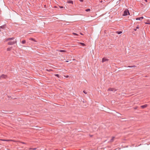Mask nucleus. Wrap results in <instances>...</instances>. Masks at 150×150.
<instances>
[{"instance_id":"obj_1","label":"nucleus","mask_w":150,"mask_h":150,"mask_svg":"<svg viewBox=\"0 0 150 150\" xmlns=\"http://www.w3.org/2000/svg\"><path fill=\"white\" fill-rule=\"evenodd\" d=\"M128 13L129 15H130V13L129 12V11L128 9H126L124 11V13L122 15V16H127L128 15Z\"/></svg>"},{"instance_id":"obj_2","label":"nucleus","mask_w":150,"mask_h":150,"mask_svg":"<svg viewBox=\"0 0 150 150\" xmlns=\"http://www.w3.org/2000/svg\"><path fill=\"white\" fill-rule=\"evenodd\" d=\"M15 44V42L14 41H10L8 42V45H13Z\"/></svg>"},{"instance_id":"obj_3","label":"nucleus","mask_w":150,"mask_h":150,"mask_svg":"<svg viewBox=\"0 0 150 150\" xmlns=\"http://www.w3.org/2000/svg\"><path fill=\"white\" fill-rule=\"evenodd\" d=\"M6 77V75L4 74H2L0 76V79L5 78Z\"/></svg>"},{"instance_id":"obj_4","label":"nucleus","mask_w":150,"mask_h":150,"mask_svg":"<svg viewBox=\"0 0 150 150\" xmlns=\"http://www.w3.org/2000/svg\"><path fill=\"white\" fill-rule=\"evenodd\" d=\"M14 39V38H8L6 39V41H8L9 40H12Z\"/></svg>"},{"instance_id":"obj_5","label":"nucleus","mask_w":150,"mask_h":150,"mask_svg":"<svg viewBox=\"0 0 150 150\" xmlns=\"http://www.w3.org/2000/svg\"><path fill=\"white\" fill-rule=\"evenodd\" d=\"M147 106H148V105L147 104H145L144 105L141 106L140 107L142 108H143H143H146Z\"/></svg>"},{"instance_id":"obj_6","label":"nucleus","mask_w":150,"mask_h":150,"mask_svg":"<svg viewBox=\"0 0 150 150\" xmlns=\"http://www.w3.org/2000/svg\"><path fill=\"white\" fill-rule=\"evenodd\" d=\"M108 59L106 58H103L102 62H105L106 61H108Z\"/></svg>"},{"instance_id":"obj_7","label":"nucleus","mask_w":150,"mask_h":150,"mask_svg":"<svg viewBox=\"0 0 150 150\" xmlns=\"http://www.w3.org/2000/svg\"><path fill=\"white\" fill-rule=\"evenodd\" d=\"M108 91H116V90H115L114 88H109L108 89Z\"/></svg>"},{"instance_id":"obj_8","label":"nucleus","mask_w":150,"mask_h":150,"mask_svg":"<svg viewBox=\"0 0 150 150\" xmlns=\"http://www.w3.org/2000/svg\"><path fill=\"white\" fill-rule=\"evenodd\" d=\"M143 18H144L143 17H141L137 18H136V20L141 21Z\"/></svg>"},{"instance_id":"obj_9","label":"nucleus","mask_w":150,"mask_h":150,"mask_svg":"<svg viewBox=\"0 0 150 150\" xmlns=\"http://www.w3.org/2000/svg\"><path fill=\"white\" fill-rule=\"evenodd\" d=\"M67 3L69 4H73V1L71 0H68L67 1Z\"/></svg>"},{"instance_id":"obj_10","label":"nucleus","mask_w":150,"mask_h":150,"mask_svg":"<svg viewBox=\"0 0 150 150\" xmlns=\"http://www.w3.org/2000/svg\"><path fill=\"white\" fill-rule=\"evenodd\" d=\"M5 28V25H4L1 26H0L1 28L2 29H4V28Z\"/></svg>"},{"instance_id":"obj_11","label":"nucleus","mask_w":150,"mask_h":150,"mask_svg":"<svg viewBox=\"0 0 150 150\" xmlns=\"http://www.w3.org/2000/svg\"><path fill=\"white\" fill-rule=\"evenodd\" d=\"M58 51L60 52H66V51L65 50H58Z\"/></svg>"},{"instance_id":"obj_12","label":"nucleus","mask_w":150,"mask_h":150,"mask_svg":"<svg viewBox=\"0 0 150 150\" xmlns=\"http://www.w3.org/2000/svg\"><path fill=\"white\" fill-rule=\"evenodd\" d=\"M115 138L114 137H112V138L110 140V142H112L114 140V139Z\"/></svg>"},{"instance_id":"obj_13","label":"nucleus","mask_w":150,"mask_h":150,"mask_svg":"<svg viewBox=\"0 0 150 150\" xmlns=\"http://www.w3.org/2000/svg\"><path fill=\"white\" fill-rule=\"evenodd\" d=\"M116 33L118 34H120L122 33V32L121 31H117L116 32Z\"/></svg>"},{"instance_id":"obj_14","label":"nucleus","mask_w":150,"mask_h":150,"mask_svg":"<svg viewBox=\"0 0 150 150\" xmlns=\"http://www.w3.org/2000/svg\"><path fill=\"white\" fill-rule=\"evenodd\" d=\"M29 40H32V41H35V42L36 41L35 40V39H34L33 38H30L29 39Z\"/></svg>"},{"instance_id":"obj_15","label":"nucleus","mask_w":150,"mask_h":150,"mask_svg":"<svg viewBox=\"0 0 150 150\" xmlns=\"http://www.w3.org/2000/svg\"><path fill=\"white\" fill-rule=\"evenodd\" d=\"M12 48V47L8 48H7V51H10L11 50Z\"/></svg>"},{"instance_id":"obj_16","label":"nucleus","mask_w":150,"mask_h":150,"mask_svg":"<svg viewBox=\"0 0 150 150\" xmlns=\"http://www.w3.org/2000/svg\"><path fill=\"white\" fill-rule=\"evenodd\" d=\"M22 43L23 44H25L26 43V41L25 40H23L22 41Z\"/></svg>"},{"instance_id":"obj_17","label":"nucleus","mask_w":150,"mask_h":150,"mask_svg":"<svg viewBox=\"0 0 150 150\" xmlns=\"http://www.w3.org/2000/svg\"><path fill=\"white\" fill-rule=\"evenodd\" d=\"M80 44H81L83 46H84L85 45V44L83 43L80 42Z\"/></svg>"},{"instance_id":"obj_18","label":"nucleus","mask_w":150,"mask_h":150,"mask_svg":"<svg viewBox=\"0 0 150 150\" xmlns=\"http://www.w3.org/2000/svg\"><path fill=\"white\" fill-rule=\"evenodd\" d=\"M90 10H91L90 9L88 8V9H86L85 11L86 12H88V11H90Z\"/></svg>"},{"instance_id":"obj_19","label":"nucleus","mask_w":150,"mask_h":150,"mask_svg":"<svg viewBox=\"0 0 150 150\" xmlns=\"http://www.w3.org/2000/svg\"><path fill=\"white\" fill-rule=\"evenodd\" d=\"M54 75L55 76H56L58 78H59V75L58 74H55Z\"/></svg>"},{"instance_id":"obj_20","label":"nucleus","mask_w":150,"mask_h":150,"mask_svg":"<svg viewBox=\"0 0 150 150\" xmlns=\"http://www.w3.org/2000/svg\"><path fill=\"white\" fill-rule=\"evenodd\" d=\"M73 35H76V36H77L78 35L76 33H73Z\"/></svg>"},{"instance_id":"obj_21","label":"nucleus","mask_w":150,"mask_h":150,"mask_svg":"<svg viewBox=\"0 0 150 150\" xmlns=\"http://www.w3.org/2000/svg\"><path fill=\"white\" fill-rule=\"evenodd\" d=\"M1 140L3 141H9V140H6V139H1Z\"/></svg>"},{"instance_id":"obj_22","label":"nucleus","mask_w":150,"mask_h":150,"mask_svg":"<svg viewBox=\"0 0 150 150\" xmlns=\"http://www.w3.org/2000/svg\"><path fill=\"white\" fill-rule=\"evenodd\" d=\"M83 93H84L85 94H87V92H86L85 91H83Z\"/></svg>"},{"instance_id":"obj_23","label":"nucleus","mask_w":150,"mask_h":150,"mask_svg":"<svg viewBox=\"0 0 150 150\" xmlns=\"http://www.w3.org/2000/svg\"><path fill=\"white\" fill-rule=\"evenodd\" d=\"M3 111L2 112V111H0V113L1 112H2L3 113H6L4 112V110H3Z\"/></svg>"},{"instance_id":"obj_24","label":"nucleus","mask_w":150,"mask_h":150,"mask_svg":"<svg viewBox=\"0 0 150 150\" xmlns=\"http://www.w3.org/2000/svg\"><path fill=\"white\" fill-rule=\"evenodd\" d=\"M64 77L66 78H68L69 77V76L68 75H67V76H64Z\"/></svg>"},{"instance_id":"obj_25","label":"nucleus","mask_w":150,"mask_h":150,"mask_svg":"<svg viewBox=\"0 0 150 150\" xmlns=\"http://www.w3.org/2000/svg\"><path fill=\"white\" fill-rule=\"evenodd\" d=\"M59 7H60L61 8H63V6H59Z\"/></svg>"},{"instance_id":"obj_26","label":"nucleus","mask_w":150,"mask_h":150,"mask_svg":"<svg viewBox=\"0 0 150 150\" xmlns=\"http://www.w3.org/2000/svg\"><path fill=\"white\" fill-rule=\"evenodd\" d=\"M139 28V25H138L136 28V29H138Z\"/></svg>"},{"instance_id":"obj_27","label":"nucleus","mask_w":150,"mask_h":150,"mask_svg":"<svg viewBox=\"0 0 150 150\" xmlns=\"http://www.w3.org/2000/svg\"><path fill=\"white\" fill-rule=\"evenodd\" d=\"M135 67V66H128V67Z\"/></svg>"},{"instance_id":"obj_28","label":"nucleus","mask_w":150,"mask_h":150,"mask_svg":"<svg viewBox=\"0 0 150 150\" xmlns=\"http://www.w3.org/2000/svg\"><path fill=\"white\" fill-rule=\"evenodd\" d=\"M79 1L81 2H82L83 1V0H79Z\"/></svg>"},{"instance_id":"obj_29","label":"nucleus","mask_w":150,"mask_h":150,"mask_svg":"<svg viewBox=\"0 0 150 150\" xmlns=\"http://www.w3.org/2000/svg\"><path fill=\"white\" fill-rule=\"evenodd\" d=\"M145 24H150V23H145Z\"/></svg>"},{"instance_id":"obj_30","label":"nucleus","mask_w":150,"mask_h":150,"mask_svg":"<svg viewBox=\"0 0 150 150\" xmlns=\"http://www.w3.org/2000/svg\"><path fill=\"white\" fill-rule=\"evenodd\" d=\"M19 119H20V118H18V120H17V121H20V120H19Z\"/></svg>"},{"instance_id":"obj_31","label":"nucleus","mask_w":150,"mask_h":150,"mask_svg":"<svg viewBox=\"0 0 150 150\" xmlns=\"http://www.w3.org/2000/svg\"><path fill=\"white\" fill-rule=\"evenodd\" d=\"M134 31H136L137 30V29H134Z\"/></svg>"},{"instance_id":"obj_32","label":"nucleus","mask_w":150,"mask_h":150,"mask_svg":"<svg viewBox=\"0 0 150 150\" xmlns=\"http://www.w3.org/2000/svg\"><path fill=\"white\" fill-rule=\"evenodd\" d=\"M80 34L82 35H83V34L81 33H80Z\"/></svg>"},{"instance_id":"obj_33","label":"nucleus","mask_w":150,"mask_h":150,"mask_svg":"<svg viewBox=\"0 0 150 150\" xmlns=\"http://www.w3.org/2000/svg\"><path fill=\"white\" fill-rule=\"evenodd\" d=\"M65 62H69V61H68V60H66L65 61Z\"/></svg>"},{"instance_id":"obj_34","label":"nucleus","mask_w":150,"mask_h":150,"mask_svg":"<svg viewBox=\"0 0 150 150\" xmlns=\"http://www.w3.org/2000/svg\"><path fill=\"white\" fill-rule=\"evenodd\" d=\"M144 1L146 2H147V0H145Z\"/></svg>"},{"instance_id":"obj_35","label":"nucleus","mask_w":150,"mask_h":150,"mask_svg":"<svg viewBox=\"0 0 150 150\" xmlns=\"http://www.w3.org/2000/svg\"><path fill=\"white\" fill-rule=\"evenodd\" d=\"M22 143L23 144H25V143L24 142H22Z\"/></svg>"},{"instance_id":"obj_36","label":"nucleus","mask_w":150,"mask_h":150,"mask_svg":"<svg viewBox=\"0 0 150 150\" xmlns=\"http://www.w3.org/2000/svg\"><path fill=\"white\" fill-rule=\"evenodd\" d=\"M15 42V44L16 43V42H17L16 41Z\"/></svg>"},{"instance_id":"obj_37","label":"nucleus","mask_w":150,"mask_h":150,"mask_svg":"<svg viewBox=\"0 0 150 150\" xmlns=\"http://www.w3.org/2000/svg\"><path fill=\"white\" fill-rule=\"evenodd\" d=\"M0 116H1V115H0Z\"/></svg>"}]
</instances>
